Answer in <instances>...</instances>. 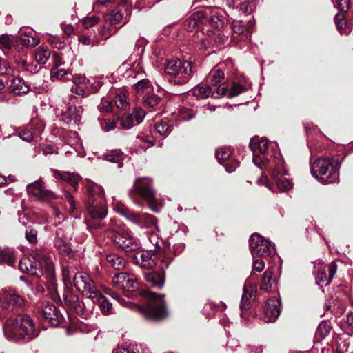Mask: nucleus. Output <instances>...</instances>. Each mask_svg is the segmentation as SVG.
<instances>
[{
    "instance_id": "72a5a7b5",
    "label": "nucleus",
    "mask_w": 353,
    "mask_h": 353,
    "mask_svg": "<svg viewBox=\"0 0 353 353\" xmlns=\"http://www.w3.org/2000/svg\"><path fill=\"white\" fill-rule=\"evenodd\" d=\"M334 21L341 34L347 35L350 32V28L345 21V17L343 13L336 14Z\"/></svg>"
},
{
    "instance_id": "a878e982",
    "label": "nucleus",
    "mask_w": 353,
    "mask_h": 353,
    "mask_svg": "<svg viewBox=\"0 0 353 353\" xmlns=\"http://www.w3.org/2000/svg\"><path fill=\"white\" fill-rule=\"evenodd\" d=\"M10 92L16 95L25 94L30 90V86L22 78H14L10 86Z\"/></svg>"
},
{
    "instance_id": "4d7b16f0",
    "label": "nucleus",
    "mask_w": 353,
    "mask_h": 353,
    "mask_svg": "<svg viewBox=\"0 0 353 353\" xmlns=\"http://www.w3.org/2000/svg\"><path fill=\"white\" fill-rule=\"evenodd\" d=\"M114 103L118 108L124 109L128 106V102L124 94H117L115 96Z\"/></svg>"
},
{
    "instance_id": "f3484780",
    "label": "nucleus",
    "mask_w": 353,
    "mask_h": 353,
    "mask_svg": "<svg viewBox=\"0 0 353 353\" xmlns=\"http://www.w3.org/2000/svg\"><path fill=\"white\" fill-rule=\"evenodd\" d=\"M27 192L37 199L43 201H52L58 199V196L52 191L46 190L41 181H36L27 185Z\"/></svg>"
},
{
    "instance_id": "f03ea898",
    "label": "nucleus",
    "mask_w": 353,
    "mask_h": 353,
    "mask_svg": "<svg viewBox=\"0 0 353 353\" xmlns=\"http://www.w3.org/2000/svg\"><path fill=\"white\" fill-rule=\"evenodd\" d=\"M3 332L8 339L23 342H28L39 334L34 320L26 314L8 319L3 326Z\"/></svg>"
},
{
    "instance_id": "2f4dec72",
    "label": "nucleus",
    "mask_w": 353,
    "mask_h": 353,
    "mask_svg": "<svg viewBox=\"0 0 353 353\" xmlns=\"http://www.w3.org/2000/svg\"><path fill=\"white\" fill-rule=\"evenodd\" d=\"M54 247L59 254L63 256H68L72 252L69 243L63 238L57 236L54 240Z\"/></svg>"
},
{
    "instance_id": "dca6fc26",
    "label": "nucleus",
    "mask_w": 353,
    "mask_h": 353,
    "mask_svg": "<svg viewBox=\"0 0 353 353\" xmlns=\"http://www.w3.org/2000/svg\"><path fill=\"white\" fill-rule=\"evenodd\" d=\"M112 284L114 288L119 290H134L138 288L136 276L125 272L115 274L112 279Z\"/></svg>"
},
{
    "instance_id": "58836bf2",
    "label": "nucleus",
    "mask_w": 353,
    "mask_h": 353,
    "mask_svg": "<svg viewBox=\"0 0 353 353\" xmlns=\"http://www.w3.org/2000/svg\"><path fill=\"white\" fill-rule=\"evenodd\" d=\"M211 93V88L206 85H197L192 90V94L197 99H204L208 98Z\"/></svg>"
},
{
    "instance_id": "2eb2a0df",
    "label": "nucleus",
    "mask_w": 353,
    "mask_h": 353,
    "mask_svg": "<svg viewBox=\"0 0 353 353\" xmlns=\"http://www.w3.org/2000/svg\"><path fill=\"white\" fill-rule=\"evenodd\" d=\"M172 261L171 258H163L161 260L159 268L160 272L152 271L144 274L145 280L150 284L152 287H155L161 289L164 285L165 272L167 269Z\"/></svg>"
},
{
    "instance_id": "9b49d317",
    "label": "nucleus",
    "mask_w": 353,
    "mask_h": 353,
    "mask_svg": "<svg viewBox=\"0 0 353 353\" xmlns=\"http://www.w3.org/2000/svg\"><path fill=\"white\" fill-rule=\"evenodd\" d=\"M155 249L154 250H146L143 252H138L134 254L135 262L141 267L145 269H152L157 264V260H161L165 256H162L159 250L160 246L159 242L154 243Z\"/></svg>"
},
{
    "instance_id": "4468645a",
    "label": "nucleus",
    "mask_w": 353,
    "mask_h": 353,
    "mask_svg": "<svg viewBox=\"0 0 353 353\" xmlns=\"http://www.w3.org/2000/svg\"><path fill=\"white\" fill-rule=\"evenodd\" d=\"M73 283L77 290L91 299L98 290L91 277L83 272H77L73 276Z\"/></svg>"
},
{
    "instance_id": "0e129e2a",
    "label": "nucleus",
    "mask_w": 353,
    "mask_h": 353,
    "mask_svg": "<svg viewBox=\"0 0 353 353\" xmlns=\"http://www.w3.org/2000/svg\"><path fill=\"white\" fill-rule=\"evenodd\" d=\"M64 196L65 199L68 201V202L70 204V210L69 212L70 214L74 212L75 210V203L73 199V197L70 192L67 190H64Z\"/></svg>"
},
{
    "instance_id": "e2e57ef3",
    "label": "nucleus",
    "mask_w": 353,
    "mask_h": 353,
    "mask_svg": "<svg viewBox=\"0 0 353 353\" xmlns=\"http://www.w3.org/2000/svg\"><path fill=\"white\" fill-rule=\"evenodd\" d=\"M10 71L11 68L6 60L0 58V75L6 74Z\"/></svg>"
},
{
    "instance_id": "603ef678",
    "label": "nucleus",
    "mask_w": 353,
    "mask_h": 353,
    "mask_svg": "<svg viewBox=\"0 0 353 353\" xmlns=\"http://www.w3.org/2000/svg\"><path fill=\"white\" fill-rule=\"evenodd\" d=\"M25 236L30 243L34 244L37 242V231L30 227L26 228Z\"/></svg>"
},
{
    "instance_id": "37998d69",
    "label": "nucleus",
    "mask_w": 353,
    "mask_h": 353,
    "mask_svg": "<svg viewBox=\"0 0 353 353\" xmlns=\"http://www.w3.org/2000/svg\"><path fill=\"white\" fill-rule=\"evenodd\" d=\"M50 56V51L48 48H39L34 54L36 61L40 64H45Z\"/></svg>"
},
{
    "instance_id": "f257e3e1",
    "label": "nucleus",
    "mask_w": 353,
    "mask_h": 353,
    "mask_svg": "<svg viewBox=\"0 0 353 353\" xmlns=\"http://www.w3.org/2000/svg\"><path fill=\"white\" fill-rule=\"evenodd\" d=\"M141 295L150 300V303L144 307L137 306L132 303L127 302L114 292H112L110 296L123 306L137 308L143 316L149 321H159L168 316L163 294H157L149 290H144L141 292Z\"/></svg>"
},
{
    "instance_id": "6ab92c4d",
    "label": "nucleus",
    "mask_w": 353,
    "mask_h": 353,
    "mask_svg": "<svg viewBox=\"0 0 353 353\" xmlns=\"http://www.w3.org/2000/svg\"><path fill=\"white\" fill-rule=\"evenodd\" d=\"M43 317L52 326L58 325L63 319L56 307L50 302L43 303L41 307Z\"/></svg>"
},
{
    "instance_id": "473e14b6",
    "label": "nucleus",
    "mask_w": 353,
    "mask_h": 353,
    "mask_svg": "<svg viewBox=\"0 0 353 353\" xmlns=\"http://www.w3.org/2000/svg\"><path fill=\"white\" fill-rule=\"evenodd\" d=\"M65 301L76 313L80 315H83L84 314V303L81 302L78 297L75 296H71L69 298H65Z\"/></svg>"
},
{
    "instance_id": "6e6552de",
    "label": "nucleus",
    "mask_w": 353,
    "mask_h": 353,
    "mask_svg": "<svg viewBox=\"0 0 353 353\" xmlns=\"http://www.w3.org/2000/svg\"><path fill=\"white\" fill-rule=\"evenodd\" d=\"M104 231L125 252L136 251L139 248V241L128 231L117 230L114 228Z\"/></svg>"
},
{
    "instance_id": "20e7f679",
    "label": "nucleus",
    "mask_w": 353,
    "mask_h": 353,
    "mask_svg": "<svg viewBox=\"0 0 353 353\" xmlns=\"http://www.w3.org/2000/svg\"><path fill=\"white\" fill-rule=\"evenodd\" d=\"M43 265L50 269L52 263L46 252L37 250L30 256L23 257L19 265L21 272L39 277L43 274Z\"/></svg>"
},
{
    "instance_id": "69168bd1",
    "label": "nucleus",
    "mask_w": 353,
    "mask_h": 353,
    "mask_svg": "<svg viewBox=\"0 0 353 353\" xmlns=\"http://www.w3.org/2000/svg\"><path fill=\"white\" fill-rule=\"evenodd\" d=\"M41 150L44 155L58 154L57 149L52 145H43Z\"/></svg>"
},
{
    "instance_id": "864d4df0",
    "label": "nucleus",
    "mask_w": 353,
    "mask_h": 353,
    "mask_svg": "<svg viewBox=\"0 0 353 353\" xmlns=\"http://www.w3.org/2000/svg\"><path fill=\"white\" fill-rule=\"evenodd\" d=\"M131 114L133 115L134 121L139 124L143 121L145 116V112L141 108H136Z\"/></svg>"
},
{
    "instance_id": "412c9836",
    "label": "nucleus",
    "mask_w": 353,
    "mask_h": 353,
    "mask_svg": "<svg viewBox=\"0 0 353 353\" xmlns=\"http://www.w3.org/2000/svg\"><path fill=\"white\" fill-rule=\"evenodd\" d=\"M281 313V301L276 298L270 299L266 303L265 310L264 321L274 323Z\"/></svg>"
},
{
    "instance_id": "393cba45",
    "label": "nucleus",
    "mask_w": 353,
    "mask_h": 353,
    "mask_svg": "<svg viewBox=\"0 0 353 353\" xmlns=\"http://www.w3.org/2000/svg\"><path fill=\"white\" fill-rule=\"evenodd\" d=\"M91 299L94 303H97L100 307L102 313L104 315H110L113 314L112 304L101 293L97 291Z\"/></svg>"
},
{
    "instance_id": "7c9ffc66",
    "label": "nucleus",
    "mask_w": 353,
    "mask_h": 353,
    "mask_svg": "<svg viewBox=\"0 0 353 353\" xmlns=\"http://www.w3.org/2000/svg\"><path fill=\"white\" fill-rule=\"evenodd\" d=\"M70 91L72 94L70 97V100L72 102L74 100L77 101L78 97L83 98L88 97L90 94V92L88 90V86L73 85L72 86Z\"/></svg>"
},
{
    "instance_id": "ddd939ff",
    "label": "nucleus",
    "mask_w": 353,
    "mask_h": 353,
    "mask_svg": "<svg viewBox=\"0 0 353 353\" xmlns=\"http://www.w3.org/2000/svg\"><path fill=\"white\" fill-rule=\"evenodd\" d=\"M116 210L128 220L141 228H150L156 225V219L147 213H135L122 206L117 207Z\"/></svg>"
},
{
    "instance_id": "13d9d810",
    "label": "nucleus",
    "mask_w": 353,
    "mask_h": 353,
    "mask_svg": "<svg viewBox=\"0 0 353 353\" xmlns=\"http://www.w3.org/2000/svg\"><path fill=\"white\" fill-rule=\"evenodd\" d=\"M99 21V18L97 16L86 17L83 19L82 23L84 28H89L94 26Z\"/></svg>"
},
{
    "instance_id": "c85d7f7f",
    "label": "nucleus",
    "mask_w": 353,
    "mask_h": 353,
    "mask_svg": "<svg viewBox=\"0 0 353 353\" xmlns=\"http://www.w3.org/2000/svg\"><path fill=\"white\" fill-rule=\"evenodd\" d=\"M325 265H324L322 263L318 262L315 263L314 268L315 272L316 271V283L319 285H327L330 283L331 279L326 276L325 274Z\"/></svg>"
},
{
    "instance_id": "c03bdc74",
    "label": "nucleus",
    "mask_w": 353,
    "mask_h": 353,
    "mask_svg": "<svg viewBox=\"0 0 353 353\" xmlns=\"http://www.w3.org/2000/svg\"><path fill=\"white\" fill-rule=\"evenodd\" d=\"M76 269L72 265H63L62 268V276L63 281L65 285H68L71 283V277L74 276L75 274Z\"/></svg>"
},
{
    "instance_id": "a19ab883",
    "label": "nucleus",
    "mask_w": 353,
    "mask_h": 353,
    "mask_svg": "<svg viewBox=\"0 0 353 353\" xmlns=\"http://www.w3.org/2000/svg\"><path fill=\"white\" fill-rule=\"evenodd\" d=\"M224 78L223 72L219 68L212 70L208 77V81L215 85L220 83Z\"/></svg>"
},
{
    "instance_id": "338daca9",
    "label": "nucleus",
    "mask_w": 353,
    "mask_h": 353,
    "mask_svg": "<svg viewBox=\"0 0 353 353\" xmlns=\"http://www.w3.org/2000/svg\"><path fill=\"white\" fill-rule=\"evenodd\" d=\"M19 137L27 142H30L33 139V133L28 130H23L19 133Z\"/></svg>"
},
{
    "instance_id": "a18cd8bd",
    "label": "nucleus",
    "mask_w": 353,
    "mask_h": 353,
    "mask_svg": "<svg viewBox=\"0 0 353 353\" xmlns=\"http://www.w3.org/2000/svg\"><path fill=\"white\" fill-rule=\"evenodd\" d=\"M248 90V86L243 85L239 83H232L230 88H229V92L228 97L232 98L236 97L241 93Z\"/></svg>"
},
{
    "instance_id": "6e6d98bb",
    "label": "nucleus",
    "mask_w": 353,
    "mask_h": 353,
    "mask_svg": "<svg viewBox=\"0 0 353 353\" xmlns=\"http://www.w3.org/2000/svg\"><path fill=\"white\" fill-rule=\"evenodd\" d=\"M101 127L105 132H109L115 128L116 123L110 119H104L101 121Z\"/></svg>"
},
{
    "instance_id": "5fc2aeb1",
    "label": "nucleus",
    "mask_w": 353,
    "mask_h": 353,
    "mask_svg": "<svg viewBox=\"0 0 353 353\" xmlns=\"http://www.w3.org/2000/svg\"><path fill=\"white\" fill-rule=\"evenodd\" d=\"M155 129L160 135H166L169 133V126L166 122L161 121L156 123Z\"/></svg>"
},
{
    "instance_id": "09e8293b",
    "label": "nucleus",
    "mask_w": 353,
    "mask_h": 353,
    "mask_svg": "<svg viewBox=\"0 0 353 353\" xmlns=\"http://www.w3.org/2000/svg\"><path fill=\"white\" fill-rule=\"evenodd\" d=\"M133 87L138 93H143L145 90L151 87V83L147 79H141L138 80L137 83L134 84Z\"/></svg>"
},
{
    "instance_id": "de8ad7c7",
    "label": "nucleus",
    "mask_w": 353,
    "mask_h": 353,
    "mask_svg": "<svg viewBox=\"0 0 353 353\" xmlns=\"http://www.w3.org/2000/svg\"><path fill=\"white\" fill-rule=\"evenodd\" d=\"M141 346L137 344H130L127 347H121L116 349L114 353H139Z\"/></svg>"
},
{
    "instance_id": "a211bd4d",
    "label": "nucleus",
    "mask_w": 353,
    "mask_h": 353,
    "mask_svg": "<svg viewBox=\"0 0 353 353\" xmlns=\"http://www.w3.org/2000/svg\"><path fill=\"white\" fill-rule=\"evenodd\" d=\"M275 163V168H271L272 179L276 183L277 188L281 191H287L292 188L291 181L283 176L281 174V168H283V162L282 160H278Z\"/></svg>"
},
{
    "instance_id": "bb28decb",
    "label": "nucleus",
    "mask_w": 353,
    "mask_h": 353,
    "mask_svg": "<svg viewBox=\"0 0 353 353\" xmlns=\"http://www.w3.org/2000/svg\"><path fill=\"white\" fill-rule=\"evenodd\" d=\"M268 146V141L267 139L259 137H254L251 139L250 142V148L253 153H257L258 152L264 154L267 151Z\"/></svg>"
},
{
    "instance_id": "ea45409f",
    "label": "nucleus",
    "mask_w": 353,
    "mask_h": 353,
    "mask_svg": "<svg viewBox=\"0 0 353 353\" xmlns=\"http://www.w3.org/2000/svg\"><path fill=\"white\" fill-rule=\"evenodd\" d=\"M161 101V99L154 94H149L143 97V103L145 107L154 110Z\"/></svg>"
},
{
    "instance_id": "c9c22d12",
    "label": "nucleus",
    "mask_w": 353,
    "mask_h": 353,
    "mask_svg": "<svg viewBox=\"0 0 353 353\" xmlns=\"http://www.w3.org/2000/svg\"><path fill=\"white\" fill-rule=\"evenodd\" d=\"M107 261L115 270L123 269L126 263L123 258L115 254H111L108 255Z\"/></svg>"
},
{
    "instance_id": "e433bc0d",
    "label": "nucleus",
    "mask_w": 353,
    "mask_h": 353,
    "mask_svg": "<svg viewBox=\"0 0 353 353\" xmlns=\"http://www.w3.org/2000/svg\"><path fill=\"white\" fill-rule=\"evenodd\" d=\"M276 280L273 277V273L272 271L267 270L261 279V289L264 290H268L275 283Z\"/></svg>"
},
{
    "instance_id": "5701e85b",
    "label": "nucleus",
    "mask_w": 353,
    "mask_h": 353,
    "mask_svg": "<svg viewBox=\"0 0 353 353\" xmlns=\"http://www.w3.org/2000/svg\"><path fill=\"white\" fill-rule=\"evenodd\" d=\"M208 19V12L202 10L192 14L184 23V27L188 32L196 30L199 24L203 23Z\"/></svg>"
},
{
    "instance_id": "1a4fd4ad",
    "label": "nucleus",
    "mask_w": 353,
    "mask_h": 353,
    "mask_svg": "<svg viewBox=\"0 0 353 353\" xmlns=\"http://www.w3.org/2000/svg\"><path fill=\"white\" fill-rule=\"evenodd\" d=\"M96 191H99L97 196L91 194L87 204V210L94 221L101 220L107 216V208L105 204L104 194L101 187L96 186Z\"/></svg>"
},
{
    "instance_id": "cd10ccee",
    "label": "nucleus",
    "mask_w": 353,
    "mask_h": 353,
    "mask_svg": "<svg viewBox=\"0 0 353 353\" xmlns=\"http://www.w3.org/2000/svg\"><path fill=\"white\" fill-rule=\"evenodd\" d=\"M203 12H208L209 23L210 26L216 29L222 28L224 26V21L221 16L218 14L216 8H207Z\"/></svg>"
},
{
    "instance_id": "f8f14e48",
    "label": "nucleus",
    "mask_w": 353,
    "mask_h": 353,
    "mask_svg": "<svg viewBox=\"0 0 353 353\" xmlns=\"http://www.w3.org/2000/svg\"><path fill=\"white\" fill-rule=\"evenodd\" d=\"M24 299L14 289L4 288L0 291L1 306L8 311H12L24 305Z\"/></svg>"
},
{
    "instance_id": "0eeeda50",
    "label": "nucleus",
    "mask_w": 353,
    "mask_h": 353,
    "mask_svg": "<svg viewBox=\"0 0 353 353\" xmlns=\"http://www.w3.org/2000/svg\"><path fill=\"white\" fill-rule=\"evenodd\" d=\"M129 196L136 204L137 196H140L146 201L150 205L157 203V192L153 188L150 179L141 177L134 182V186L129 190Z\"/></svg>"
},
{
    "instance_id": "8fccbe9b",
    "label": "nucleus",
    "mask_w": 353,
    "mask_h": 353,
    "mask_svg": "<svg viewBox=\"0 0 353 353\" xmlns=\"http://www.w3.org/2000/svg\"><path fill=\"white\" fill-rule=\"evenodd\" d=\"M14 44L12 37L6 34L0 36V48L10 49Z\"/></svg>"
},
{
    "instance_id": "3c124183",
    "label": "nucleus",
    "mask_w": 353,
    "mask_h": 353,
    "mask_svg": "<svg viewBox=\"0 0 353 353\" xmlns=\"http://www.w3.org/2000/svg\"><path fill=\"white\" fill-rule=\"evenodd\" d=\"M134 121L133 115L131 114L123 115L120 119V124L124 129H130L132 128L134 125Z\"/></svg>"
},
{
    "instance_id": "4c0bfd02",
    "label": "nucleus",
    "mask_w": 353,
    "mask_h": 353,
    "mask_svg": "<svg viewBox=\"0 0 353 353\" xmlns=\"http://www.w3.org/2000/svg\"><path fill=\"white\" fill-rule=\"evenodd\" d=\"M15 261L16 258L12 250L0 248V263H6L10 266H13Z\"/></svg>"
},
{
    "instance_id": "774afa93",
    "label": "nucleus",
    "mask_w": 353,
    "mask_h": 353,
    "mask_svg": "<svg viewBox=\"0 0 353 353\" xmlns=\"http://www.w3.org/2000/svg\"><path fill=\"white\" fill-rule=\"evenodd\" d=\"M253 270L261 272L265 268V263L262 259H254L252 263Z\"/></svg>"
},
{
    "instance_id": "b1692460",
    "label": "nucleus",
    "mask_w": 353,
    "mask_h": 353,
    "mask_svg": "<svg viewBox=\"0 0 353 353\" xmlns=\"http://www.w3.org/2000/svg\"><path fill=\"white\" fill-rule=\"evenodd\" d=\"M53 176L57 179H61L68 183L75 190L78 188V184L81 177L77 173L63 172L58 170H52Z\"/></svg>"
},
{
    "instance_id": "4be33fe9",
    "label": "nucleus",
    "mask_w": 353,
    "mask_h": 353,
    "mask_svg": "<svg viewBox=\"0 0 353 353\" xmlns=\"http://www.w3.org/2000/svg\"><path fill=\"white\" fill-rule=\"evenodd\" d=\"M256 295V286L254 284L245 283L243 289L240 308L248 310L254 301Z\"/></svg>"
},
{
    "instance_id": "7ed1b4c3",
    "label": "nucleus",
    "mask_w": 353,
    "mask_h": 353,
    "mask_svg": "<svg viewBox=\"0 0 353 353\" xmlns=\"http://www.w3.org/2000/svg\"><path fill=\"white\" fill-rule=\"evenodd\" d=\"M312 176L322 183H333L339 181V171L337 161L328 157L318 158L311 165Z\"/></svg>"
},
{
    "instance_id": "bf43d9fd",
    "label": "nucleus",
    "mask_w": 353,
    "mask_h": 353,
    "mask_svg": "<svg viewBox=\"0 0 353 353\" xmlns=\"http://www.w3.org/2000/svg\"><path fill=\"white\" fill-rule=\"evenodd\" d=\"M72 82L74 85L88 86L89 80L84 75L78 74L73 77Z\"/></svg>"
},
{
    "instance_id": "680f3d73",
    "label": "nucleus",
    "mask_w": 353,
    "mask_h": 353,
    "mask_svg": "<svg viewBox=\"0 0 353 353\" xmlns=\"http://www.w3.org/2000/svg\"><path fill=\"white\" fill-rule=\"evenodd\" d=\"M241 9L245 13L250 14L254 10V4L248 1H245L241 3Z\"/></svg>"
},
{
    "instance_id": "423d86ee",
    "label": "nucleus",
    "mask_w": 353,
    "mask_h": 353,
    "mask_svg": "<svg viewBox=\"0 0 353 353\" xmlns=\"http://www.w3.org/2000/svg\"><path fill=\"white\" fill-rule=\"evenodd\" d=\"M114 3L119 7L117 9L112 10L110 12L105 14L104 18L106 22L113 26L119 23L123 18V9H124L125 22L123 25L125 24L131 15V3L129 0H97L94 6L99 7L108 6V5Z\"/></svg>"
},
{
    "instance_id": "c756f323",
    "label": "nucleus",
    "mask_w": 353,
    "mask_h": 353,
    "mask_svg": "<svg viewBox=\"0 0 353 353\" xmlns=\"http://www.w3.org/2000/svg\"><path fill=\"white\" fill-rule=\"evenodd\" d=\"M278 160H280L279 158H276L274 160V162L270 163L269 160H268L265 158H262L261 157L259 156L256 153H253V158L252 161L255 165L258 166L261 169L265 168L268 170L270 172H271V168H275V165H273L272 164H275V161L278 162Z\"/></svg>"
},
{
    "instance_id": "39448f33",
    "label": "nucleus",
    "mask_w": 353,
    "mask_h": 353,
    "mask_svg": "<svg viewBox=\"0 0 353 353\" xmlns=\"http://www.w3.org/2000/svg\"><path fill=\"white\" fill-rule=\"evenodd\" d=\"M164 69L167 74L173 77V83L179 85L188 82L193 74L192 62L181 61L179 59L168 61Z\"/></svg>"
},
{
    "instance_id": "052dcab7",
    "label": "nucleus",
    "mask_w": 353,
    "mask_h": 353,
    "mask_svg": "<svg viewBox=\"0 0 353 353\" xmlns=\"http://www.w3.org/2000/svg\"><path fill=\"white\" fill-rule=\"evenodd\" d=\"M341 13L347 12L350 7V0H336L334 5Z\"/></svg>"
},
{
    "instance_id": "79ce46f5",
    "label": "nucleus",
    "mask_w": 353,
    "mask_h": 353,
    "mask_svg": "<svg viewBox=\"0 0 353 353\" xmlns=\"http://www.w3.org/2000/svg\"><path fill=\"white\" fill-rule=\"evenodd\" d=\"M21 43L23 46L34 47L39 43V39L36 35H32L31 32H25L21 39Z\"/></svg>"
},
{
    "instance_id": "49530a36",
    "label": "nucleus",
    "mask_w": 353,
    "mask_h": 353,
    "mask_svg": "<svg viewBox=\"0 0 353 353\" xmlns=\"http://www.w3.org/2000/svg\"><path fill=\"white\" fill-rule=\"evenodd\" d=\"M232 154L230 148L228 147H220L216 152V157L219 163L225 161L229 159Z\"/></svg>"
},
{
    "instance_id": "aec40b11",
    "label": "nucleus",
    "mask_w": 353,
    "mask_h": 353,
    "mask_svg": "<svg viewBox=\"0 0 353 353\" xmlns=\"http://www.w3.org/2000/svg\"><path fill=\"white\" fill-rule=\"evenodd\" d=\"M83 111L81 106L69 105L63 112L62 120L69 125H79L82 118Z\"/></svg>"
},
{
    "instance_id": "f704fd0d",
    "label": "nucleus",
    "mask_w": 353,
    "mask_h": 353,
    "mask_svg": "<svg viewBox=\"0 0 353 353\" xmlns=\"http://www.w3.org/2000/svg\"><path fill=\"white\" fill-rule=\"evenodd\" d=\"M125 159V154L119 150L111 151L105 157V159L112 163H118V168L122 166V161Z\"/></svg>"
},
{
    "instance_id": "9d476101",
    "label": "nucleus",
    "mask_w": 353,
    "mask_h": 353,
    "mask_svg": "<svg viewBox=\"0 0 353 353\" xmlns=\"http://www.w3.org/2000/svg\"><path fill=\"white\" fill-rule=\"evenodd\" d=\"M249 245L250 252L253 255L272 256L276 253L274 245L257 233L253 234L250 236Z\"/></svg>"
}]
</instances>
